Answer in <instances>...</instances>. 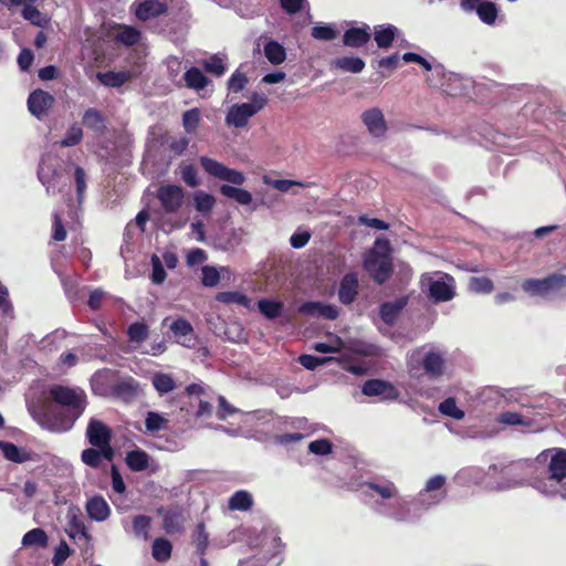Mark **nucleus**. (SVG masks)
<instances>
[{
  "mask_svg": "<svg viewBox=\"0 0 566 566\" xmlns=\"http://www.w3.org/2000/svg\"><path fill=\"white\" fill-rule=\"evenodd\" d=\"M329 360H332V358H329V357L319 358V357H316L313 355H307V354L301 355L298 358L300 364L308 370H314L316 367H318Z\"/></svg>",
  "mask_w": 566,
  "mask_h": 566,
  "instance_id": "61",
  "label": "nucleus"
},
{
  "mask_svg": "<svg viewBox=\"0 0 566 566\" xmlns=\"http://www.w3.org/2000/svg\"><path fill=\"white\" fill-rule=\"evenodd\" d=\"M363 394L366 396H380L385 399H392L397 397L395 387L380 379H371L364 384Z\"/></svg>",
  "mask_w": 566,
  "mask_h": 566,
  "instance_id": "17",
  "label": "nucleus"
},
{
  "mask_svg": "<svg viewBox=\"0 0 566 566\" xmlns=\"http://www.w3.org/2000/svg\"><path fill=\"white\" fill-rule=\"evenodd\" d=\"M260 312L268 318H276L281 315L283 305L271 300H260L258 303Z\"/></svg>",
  "mask_w": 566,
  "mask_h": 566,
  "instance_id": "45",
  "label": "nucleus"
},
{
  "mask_svg": "<svg viewBox=\"0 0 566 566\" xmlns=\"http://www.w3.org/2000/svg\"><path fill=\"white\" fill-rule=\"evenodd\" d=\"M8 296L9 293L7 287L0 284V315L3 318L13 317V307Z\"/></svg>",
  "mask_w": 566,
  "mask_h": 566,
  "instance_id": "54",
  "label": "nucleus"
},
{
  "mask_svg": "<svg viewBox=\"0 0 566 566\" xmlns=\"http://www.w3.org/2000/svg\"><path fill=\"white\" fill-rule=\"evenodd\" d=\"M81 458L86 465H90L92 468H98L102 462V459H104V452L103 449L97 450L94 448H90L85 449L82 452Z\"/></svg>",
  "mask_w": 566,
  "mask_h": 566,
  "instance_id": "52",
  "label": "nucleus"
},
{
  "mask_svg": "<svg viewBox=\"0 0 566 566\" xmlns=\"http://www.w3.org/2000/svg\"><path fill=\"white\" fill-rule=\"evenodd\" d=\"M132 77L130 72L120 71V72H105L97 73V78L99 82L109 87H119L125 84Z\"/></svg>",
  "mask_w": 566,
  "mask_h": 566,
  "instance_id": "33",
  "label": "nucleus"
},
{
  "mask_svg": "<svg viewBox=\"0 0 566 566\" xmlns=\"http://www.w3.org/2000/svg\"><path fill=\"white\" fill-rule=\"evenodd\" d=\"M370 39L368 28H352L344 34V44L352 48H359Z\"/></svg>",
  "mask_w": 566,
  "mask_h": 566,
  "instance_id": "28",
  "label": "nucleus"
},
{
  "mask_svg": "<svg viewBox=\"0 0 566 566\" xmlns=\"http://www.w3.org/2000/svg\"><path fill=\"white\" fill-rule=\"evenodd\" d=\"M248 81L247 75L238 70L230 76L228 88L231 92L239 93L245 87Z\"/></svg>",
  "mask_w": 566,
  "mask_h": 566,
  "instance_id": "57",
  "label": "nucleus"
},
{
  "mask_svg": "<svg viewBox=\"0 0 566 566\" xmlns=\"http://www.w3.org/2000/svg\"><path fill=\"white\" fill-rule=\"evenodd\" d=\"M83 122L86 125V127L96 132H101L105 127L102 114L94 108H90L85 112L83 116Z\"/></svg>",
  "mask_w": 566,
  "mask_h": 566,
  "instance_id": "43",
  "label": "nucleus"
},
{
  "mask_svg": "<svg viewBox=\"0 0 566 566\" xmlns=\"http://www.w3.org/2000/svg\"><path fill=\"white\" fill-rule=\"evenodd\" d=\"M444 483L446 478L443 475L429 479L419 494V502L426 507L438 504L444 497V491L442 490Z\"/></svg>",
  "mask_w": 566,
  "mask_h": 566,
  "instance_id": "11",
  "label": "nucleus"
},
{
  "mask_svg": "<svg viewBox=\"0 0 566 566\" xmlns=\"http://www.w3.org/2000/svg\"><path fill=\"white\" fill-rule=\"evenodd\" d=\"M253 504L252 495L247 491H237L229 500V509L233 511H248Z\"/></svg>",
  "mask_w": 566,
  "mask_h": 566,
  "instance_id": "38",
  "label": "nucleus"
},
{
  "mask_svg": "<svg viewBox=\"0 0 566 566\" xmlns=\"http://www.w3.org/2000/svg\"><path fill=\"white\" fill-rule=\"evenodd\" d=\"M264 55L273 65L282 64L286 59V52L282 44L270 40L264 45Z\"/></svg>",
  "mask_w": 566,
  "mask_h": 566,
  "instance_id": "32",
  "label": "nucleus"
},
{
  "mask_svg": "<svg viewBox=\"0 0 566 566\" xmlns=\"http://www.w3.org/2000/svg\"><path fill=\"white\" fill-rule=\"evenodd\" d=\"M54 97L42 90L32 92L28 98V107L32 115L41 118L53 106Z\"/></svg>",
  "mask_w": 566,
  "mask_h": 566,
  "instance_id": "14",
  "label": "nucleus"
},
{
  "mask_svg": "<svg viewBox=\"0 0 566 566\" xmlns=\"http://www.w3.org/2000/svg\"><path fill=\"white\" fill-rule=\"evenodd\" d=\"M469 289L474 293L490 294L493 289V282L486 276H474L469 281Z\"/></svg>",
  "mask_w": 566,
  "mask_h": 566,
  "instance_id": "44",
  "label": "nucleus"
},
{
  "mask_svg": "<svg viewBox=\"0 0 566 566\" xmlns=\"http://www.w3.org/2000/svg\"><path fill=\"white\" fill-rule=\"evenodd\" d=\"M313 348L318 353H339L343 348V340L339 337H334L328 343H315Z\"/></svg>",
  "mask_w": 566,
  "mask_h": 566,
  "instance_id": "58",
  "label": "nucleus"
},
{
  "mask_svg": "<svg viewBox=\"0 0 566 566\" xmlns=\"http://www.w3.org/2000/svg\"><path fill=\"white\" fill-rule=\"evenodd\" d=\"M127 334L130 342L142 343L148 337V326L145 323L135 322L129 325Z\"/></svg>",
  "mask_w": 566,
  "mask_h": 566,
  "instance_id": "48",
  "label": "nucleus"
},
{
  "mask_svg": "<svg viewBox=\"0 0 566 566\" xmlns=\"http://www.w3.org/2000/svg\"><path fill=\"white\" fill-rule=\"evenodd\" d=\"M83 138L82 128L77 125H73L67 130L65 137L61 140L62 147H71L77 145Z\"/></svg>",
  "mask_w": 566,
  "mask_h": 566,
  "instance_id": "53",
  "label": "nucleus"
},
{
  "mask_svg": "<svg viewBox=\"0 0 566 566\" xmlns=\"http://www.w3.org/2000/svg\"><path fill=\"white\" fill-rule=\"evenodd\" d=\"M500 423L507 426H524L530 429V431H539V427L534 426V420L527 417H524L517 412L506 411L499 415L497 418Z\"/></svg>",
  "mask_w": 566,
  "mask_h": 566,
  "instance_id": "23",
  "label": "nucleus"
},
{
  "mask_svg": "<svg viewBox=\"0 0 566 566\" xmlns=\"http://www.w3.org/2000/svg\"><path fill=\"white\" fill-rule=\"evenodd\" d=\"M364 268L379 284L386 282L391 275L390 244L386 239H377L374 248L364 260Z\"/></svg>",
  "mask_w": 566,
  "mask_h": 566,
  "instance_id": "3",
  "label": "nucleus"
},
{
  "mask_svg": "<svg viewBox=\"0 0 566 566\" xmlns=\"http://www.w3.org/2000/svg\"><path fill=\"white\" fill-rule=\"evenodd\" d=\"M166 10L167 6L161 1L145 0L137 6L135 13L139 20L145 21L160 15L161 13L166 12Z\"/></svg>",
  "mask_w": 566,
  "mask_h": 566,
  "instance_id": "20",
  "label": "nucleus"
},
{
  "mask_svg": "<svg viewBox=\"0 0 566 566\" xmlns=\"http://www.w3.org/2000/svg\"><path fill=\"white\" fill-rule=\"evenodd\" d=\"M461 8L464 11H475L488 25L494 24L499 14L497 6L490 0H461Z\"/></svg>",
  "mask_w": 566,
  "mask_h": 566,
  "instance_id": "9",
  "label": "nucleus"
},
{
  "mask_svg": "<svg viewBox=\"0 0 566 566\" xmlns=\"http://www.w3.org/2000/svg\"><path fill=\"white\" fill-rule=\"evenodd\" d=\"M86 512L92 520L103 522L108 518L111 509L104 497L93 496L86 503Z\"/></svg>",
  "mask_w": 566,
  "mask_h": 566,
  "instance_id": "19",
  "label": "nucleus"
},
{
  "mask_svg": "<svg viewBox=\"0 0 566 566\" xmlns=\"http://www.w3.org/2000/svg\"><path fill=\"white\" fill-rule=\"evenodd\" d=\"M65 531L74 541L84 543H88L91 541V535L87 533L84 523L76 515L71 517Z\"/></svg>",
  "mask_w": 566,
  "mask_h": 566,
  "instance_id": "29",
  "label": "nucleus"
},
{
  "mask_svg": "<svg viewBox=\"0 0 566 566\" xmlns=\"http://www.w3.org/2000/svg\"><path fill=\"white\" fill-rule=\"evenodd\" d=\"M358 293V277L355 273L346 274L339 285L338 298L343 304H350Z\"/></svg>",
  "mask_w": 566,
  "mask_h": 566,
  "instance_id": "18",
  "label": "nucleus"
},
{
  "mask_svg": "<svg viewBox=\"0 0 566 566\" xmlns=\"http://www.w3.org/2000/svg\"><path fill=\"white\" fill-rule=\"evenodd\" d=\"M264 182L268 185H271L273 188L282 191L287 192L290 191L294 186H304L303 184L295 181V180H289V179H269L268 177L264 178Z\"/></svg>",
  "mask_w": 566,
  "mask_h": 566,
  "instance_id": "62",
  "label": "nucleus"
},
{
  "mask_svg": "<svg viewBox=\"0 0 566 566\" xmlns=\"http://www.w3.org/2000/svg\"><path fill=\"white\" fill-rule=\"evenodd\" d=\"M125 461L132 471L139 472L148 469L150 457L146 451L136 449L127 452Z\"/></svg>",
  "mask_w": 566,
  "mask_h": 566,
  "instance_id": "24",
  "label": "nucleus"
},
{
  "mask_svg": "<svg viewBox=\"0 0 566 566\" xmlns=\"http://www.w3.org/2000/svg\"><path fill=\"white\" fill-rule=\"evenodd\" d=\"M48 536L41 528H33L29 531L22 538L23 546H45Z\"/></svg>",
  "mask_w": 566,
  "mask_h": 566,
  "instance_id": "41",
  "label": "nucleus"
},
{
  "mask_svg": "<svg viewBox=\"0 0 566 566\" xmlns=\"http://www.w3.org/2000/svg\"><path fill=\"white\" fill-rule=\"evenodd\" d=\"M268 99L264 95L253 93L249 103L232 105L226 115V124L229 127L243 128L248 125L249 119L264 108Z\"/></svg>",
  "mask_w": 566,
  "mask_h": 566,
  "instance_id": "5",
  "label": "nucleus"
},
{
  "mask_svg": "<svg viewBox=\"0 0 566 566\" xmlns=\"http://www.w3.org/2000/svg\"><path fill=\"white\" fill-rule=\"evenodd\" d=\"M423 368L432 377L442 375L444 368L443 356L437 352H429L423 358Z\"/></svg>",
  "mask_w": 566,
  "mask_h": 566,
  "instance_id": "27",
  "label": "nucleus"
},
{
  "mask_svg": "<svg viewBox=\"0 0 566 566\" xmlns=\"http://www.w3.org/2000/svg\"><path fill=\"white\" fill-rule=\"evenodd\" d=\"M548 461L546 475L541 478L535 475L534 463L521 462L509 469L507 474L516 478L507 488H515L530 484L538 492L547 496L560 495L565 497V478H566V450L547 449L541 452L535 463Z\"/></svg>",
  "mask_w": 566,
  "mask_h": 566,
  "instance_id": "1",
  "label": "nucleus"
},
{
  "mask_svg": "<svg viewBox=\"0 0 566 566\" xmlns=\"http://www.w3.org/2000/svg\"><path fill=\"white\" fill-rule=\"evenodd\" d=\"M168 419L158 412L149 411L145 419V427L148 432H157L166 428Z\"/></svg>",
  "mask_w": 566,
  "mask_h": 566,
  "instance_id": "42",
  "label": "nucleus"
},
{
  "mask_svg": "<svg viewBox=\"0 0 566 566\" xmlns=\"http://www.w3.org/2000/svg\"><path fill=\"white\" fill-rule=\"evenodd\" d=\"M151 265H153V272H151V281L155 284H161L166 279V271L161 264V261L159 256L154 254L151 256Z\"/></svg>",
  "mask_w": 566,
  "mask_h": 566,
  "instance_id": "60",
  "label": "nucleus"
},
{
  "mask_svg": "<svg viewBox=\"0 0 566 566\" xmlns=\"http://www.w3.org/2000/svg\"><path fill=\"white\" fill-rule=\"evenodd\" d=\"M153 386L159 395L171 392L176 388V382L168 374L157 373L151 379Z\"/></svg>",
  "mask_w": 566,
  "mask_h": 566,
  "instance_id": "39",
  "label": "nucleus"
},
{
  "mask_svg": "<svg viewBox=\"0 0 566 566\" xmlns=\"http://www.w3.org/2000/svg\"><path fill=\"white\" fill-rule=\"evenodd\" d=\"M439 410L441 413L449 416L457 420H460L464 417V412L457 407L455 400L453 398H448V399L443 400L439 405Z\"/></svg>",
  "mask_w": 566,
  "mask_h": 566,
  "instance_id": "51",
  "label": "nucleus"
},
{
  "mask_svg": "<svg viewBox=\"0 0 566 566\" xmlns=\"http://www.w3.org/2000/svg\"><path fill=\"white\" fill-rule=\"evenodd\" d=\"M52 399L64 407L66 415L61 420H55L52 423L54 431L70 430L75 420L83 413L85 409V395L83 390L73 389L63 386H54L50 389Z\"/></svg>",
  "mask_w": 566,
  "mask_h": 566,
  "instance_id": "2",
  "label": "nucleus"
},
{
  "mask_svg": "<svg viewBox=\"0 0 566 566\" xmlns=\"http://www.w3.org/2000/svg\"><path fill=\"white\" fill-rule=\"evenodd\" d=\"M360 118L371 136L381 138L386 135L388 126L380 108H368L361 113Z\"/></svg>",
  "mask_w": 566,
  "mask_h": 566,
  "instance_id": "10",
  "label": "nucleus"
},
{
  "mask_svg": "<svg viewBox=\"0 0 566 566\" xmlns=\"http://www.w3.org/2000/svg\"><path fill=\"white\" fill-rule=\"evenodd\" d=\"M202 66L208 73H211L216 76L223 75L227 70L223 59L218 55H212L205 60L202 62Z\"/></svg>",
  "mask_w": 566,
  "mask_h": 566,
  "instance_id": "47",
  "label": "nucleus"
},
{
  "mask_svg": "<svg viewBox=\"0 0 566 566\" xmlns=\"http://www.w3.org/2000/svg\"><path fill=\"white\" fill-rule=\"evenodd\" d=\"M115 31L114 39L125 45H134L140 39V32L134 27L119 24L115 27Z\"/></svg>",
  "mask_w": 566,
  "mask_h": 566,
  "instance_id": "31",
  "label": "nucleus"
},
{
  "mask_svg": "<svg viewBox=\"0 0 566 566\" xmlns=\"http://www.w3.org/2000/svg\"><path fill=\"white\" fill-rule=\"evenodd\" d=\"M184 80L188 88L197 92L203 90L210 83V80L198 67H190L186 71Z\"/></svg>",
  "mask_w": 566,
  "mask_h": 566,
  "instance_id": "26",
  "label": "nucleus"
},
{
  "mask_svg": "<svg viewBox=\"0 0 566 566\" xmlns=\"http://www.w3.org/2000/svg\"><path fill=\"white\" fill-rule=\"evenodd\" d=\"M151 518L147 515H137L133 518V532L136 537L147 541L149 538V528Z\"/></svg>",
  "mask_w": 566,
  "mask_h": 566,
  "instance_id": "40",
  "label": "nucleus"
},
{
  "mask_svg": "<svg viewBox=\"0 0 566 566\" xmlns=\"http://www.w3.org/2000/svg\"><path fill=\"white\" fill-rule=\"evenodd\" d=\"M86 438L93 447L103 449L105 460L111 461L113 459L112 430L108 426L99 420L92 419L86 429Z\"/></svg>",
  "mask_w": 566,
  "mask_h": 566,
  "instance_id": "7",
  "label": "nucleus"
},
{
  "mask_svg": "<svg viewBox=\"0 0 566 566\" xmlns=\"http://www.w3.org/2000/svg\"><path fill=\"white\" fill-rule=\"evenodd\" d=\"M22 15L25 20L38 27H45L48 23L46 17L40 12L31 3H27L22 10Z\"/></svg>",
  "mask_w": 566,
  "mask_h": 566,
  "instance_id": "46",
  "label": "nucleus"
},
{
  "mask_svg": "<svg viewBox=\"0 0 566 566\" xmlns=\"http://www.w3.org/2000/svg\"><path fill=\"white\" fill-rule=\"evenodd\" d=\"M308 450L314 454L325 455L331 453L332 443L327 439H318L308 444Z\"/></svg>",
  "mask_w": 566,
  "mask_h": 566,
  "instance_id": "63",
  "label": "nucleus"
},
{
  "mask_svg": "<svg viewBox=\"0 0 566 566\" xmlns=\"http://www.w3.org/2000/svg\"><path fill=\"white\" fill-rule=\"evenodd\" d=\"M74 180H75V186H76L77 199L81 202L83 200V197H84V193L86 190V172L80 166L75 167Z\"/></svg>",
  "mask_w": 566,
  "mask_h": 566,
  "instance_id": "59",
  "label": "nucleus"
},
{
  "mask_svg": "<svg viewBox=\"0 0 566 566\" xmlns=\"http://www.w3.org/2000/svg\"><path fill=\"white\" fill-rule=\"evenodd\" d=\"M176 342L187 348H192L196 345L195 331L190 322L185 318H177L169 325Z\"/></svg>",
  "mask_w": 566,
  "mask_h": 566,
  "instance_id": "13",
  "label": "nucleus"
},
{
  "mask_svg": "<svg viewBox=\"0 0 566 566\" xmlns=\"http://www.w3.org/2000/svg\"><path fill=\"white\" fill-rule=\"evenodd\" d=\"M405 305H406L405 300H399V301L388 302V303L382 304L380 307L381 319L386 324H392Z\"/></svg>",
  "mask_w": 566,
  "mask_h": 566,
  "instance_id": "36",
  "label": "nucleus"
},
{
  "mask_svg": "<svg viewBox=\"0 0 566 566\" xmlns=\"http://www.w3.org/2000/svg\"><path fill=\"white\" fill-rule=\"evenodd\" d=\"M200 113L197 108L184 113L182 124L188 133H193L199 124Z\"/></svg>",
  "mask_w": 566,
  "mask_h": 566,
  "instance_id": "56",
  "label": "nucleus"
},
{
  "mask_svg": "<svg viewBox=\"0 0 566 566\" xmlns=\"http://www.w3.org/2000/svg\"><path fill=\"white\" fill-rule=\"evenodd\" d=\"M0 451L11 462L23 463L31 460V455L25 449L19 448L12 442L0 441Z\"/></svg>",
  "mask_w": 566,
  "mask_h": 566,
  "instance_id": "22",
  "label": "nucleus"
},
{
  "mask_svg": "<svg viewBox=\"0 0 566 566\" xmlns=\"http://www.w3.org/2000/svg\"><path fill=\"white\" fill-rule=\"evenodd\" d=\"M217 300L224 303H238L242 305H248L249 300L245 295L237 293V292H222L217 295Z\"/></svg>",
  "mask_w": 566,
  "mask_h": 566,
  "instance_id": "64",
  "label": "nucleus"
},
{
  "mask_svg": "<svg viewBox=\"0 0 566 566\" xmlns=\"http://www.w3.org/2000/svg\"><path fill=\"white\" fill-rule=\"evenodd\" d=\"M312 36L316 40L331 41L337 36V31L331 24H318L313 27Z\"/></svg>",
  "mask_w": 566,
  "mask_h": 566,
  "instance_id": "50",
  "label": "nucleus"
},
{
  "mask_svg": "<svg viewBox=\"0 0 566 566\" xmlns=\"http://www.w3.org/2000/svg\"><path fill=\"white\" fill-rule=\"evenodd\" d=\"M421 287L434 302H448L454 296V279L442 272L424 273L420 280Z\"/></svg>",
  "mask_w": 566,
  "mask_h": 566,
  "instance_id": "4",
  "label": "nucleus"
},
{
  "mask_svg": "<svg viewBox=\"0 0 566 566\" xmlns=\"http://www.w3.org/2000/svg\"><path fill=\"white\" fill-rule=\"evenodd\" d=\"M158 513L163 515V527L167 534H176L182 531L184 516L178 511L159 509Z\"/></svg>",
  "mask_w": 566,
  "mask_h": 566,
  "instance_id": "21",
  "label": "nucleus"
},
{
  "mask_svg": "<svg viewBox=\"0 0 566 566\" xmlns=\"http://www.w3.org/2000/svg\"><path fill=\"white\" fill-rule=\"evenodd\" d=\"M38 177L41 184L45 187L48 195H54L59 184L60 174L56 170H51L45 163L39 167Z\"/></svg>",
  "mask_w": 566,
  "mask_h": 566,
  "instance_id": "25",
  "label": "nucleus"
},
{
  "mask_svg": "<svg viewBox=\"0 0 566 566\" xmlns=\"http://www.w3.org/2000/svg\"><path fill=\"white\" fill-rule=\"evenodd\" d=\"M157 197L166 212H175L181 207L185 193L181 187L167 185L159 188Z\"/></svg>",
  "mask_w": 566,
  "mask_h": 566,
  "instance_id": "12",
  "label": "nucleus"
},
{
  "mask_svg": "<svg viewBox=\"0 0 566 566\" xmlns=\"http://www.w3.org/2000/svg\"><path fill=\"white\" fill-rule=\"evenodd\" d=\"M220 192L227 198L235 200L239 205L249 206L252 202V195L239 187L222 185L220 187Z\"/></svg>",
  "mask_w": 566,
  "mask_h": 566,
  "instance_id": "30",
  "label": "nucleus"
},
{
  "mask_svg": "<svg viewBox=\"0 0 566 566\" xmlns=\"http://www.w3.org/2000/svg\"><path fill=\"white\" fill-rule=\"evenodd\" d=\"M333 65L345 72L359 73L364 70L365 62L360 57L344 56L336 59Z\"/></svg>",
  "mask_w": 566,
  "mask_h": 566,
  "instance_id": "37",
  "label": "nucleus"
},
{
  "mask_svg": "<svg viewBox=\"0 0 566 566\" xmlns=\"http://www.w3.org/2000/svg\"><path fill=\"white\" fill-rule=\"evenodd\" d=\"M397 29L392 25L379 29L375 32V41L379 48H388L391 45Z\"/></svg>",
  "mask_w": 566,
  "mask_h": 566,
  "instance_id": "49",
  "label": "nucleus"
},
{
  "mask_svg": "<svg viewBox=\"0 0 566 566\" xmlns=\"http://www.w3.org/2000/svg\"><path fill=\"white\" fill-rule=\"evenodd\" d=\"M172 545L171 543L163 537L156 538L153 543L151 554L153 557L159 562L165 563L171 556Z\"/></svg>",
  "mask_w": 566,
  "mask_h": 566,
  "instance_id": "34",
  "label": "nucleus"
},
{
  "mask_svg": "<svg viewBox=\"0 0 566 566\" xmlns=\"http://www.w3.org/2000/svg\"><path fill=\"white\" fill-rule=\"evenodd\" d=\"M300 312L312 317H324L327 319H335L338 316V308L335 305L321 302H306L300 306Z\"/></svg>",
  "mask_w": 566,
  "mask_h": 566,
  "instance_id": "15",
  "label": "nucleus"
},
{
  "mask_svg": "<svg viewBox=\"0 0 566 566\" xmlns=\"http://www.w3.org/2000/svg\"><path fill=\"white\" fill-rule=\"evenodd\" d=\"M195 208L198 212L207 216L211 212L216 205V199L212 195L198 190L193 193Z\"/></svg>",
  "mask_w": 566,
  "mask_h": 566,
  "instance_id": "35",
  "label": "nucleus"
},
{
  "mask_svg": "<svg viewBox=\"0 0 566 566\" xmlns=\"http://www.w3.org/2000/svg\"><path fill=\"white\" fill-rule=\"evenodd\" d=\"M199 160H200V164H201L202 168L205 169V171L208 175H210L217 179H220V180H223L229 184L237 185V186H241L245 181V176L243 175V172L235 170V169L228 168L223 164H221L212 158L202 156V157H200Z\"/></svg>",
  "mask_w": 566,
  "mask_h": 566,
  "instance_id": "8",
  "label": "nucleus"
},
{
  "mask_svg": "<svg viewBox=\"0 0 566 566\" xmlns=\"http://www.w3.org/2000/svg\"><path fill=\"white\" fill-rule=\"evenodd\" d=\"M220 281V271L214 266L202 268V284L208 287L216 286Z\"/></svg>",
  "mask_w": 566,
  "mask_h": 566,
  "instance_id": "55",
  "label": "nucleus"
},
{
  "mask_svg": "<svg viewBox=\"0 0 566 566\" xmlns=\"http://www.w3.org/2000/svg\"><path fill=\"white\" fill-rule=\"evenodd\" d=\"M300 312L312 317H324L327 319H335L338 316V308L335 305L321 302H306L300 306Z\"/></svg>",
  "mask_w": 566,
  "mask_h": 566,
  "instance_id": "16",
  "label": "nucleus"
},
{
  "mask_svg": "<svg viewBox=\"0 0 566 566\" xmlns=\"http://www.w3.org/2000/svg\"><path fill=\"white\" fill-rule=\"evenodd\" d=\"M566 276L554 273L544 279H527L522 283V290L531 296L548 298L564 289Z\"/></svg>",
  "mask_w": 566,
  "mask_h": 566,
  "instance_id": "6",
  "label": "nucleus"
}]
</instances>
